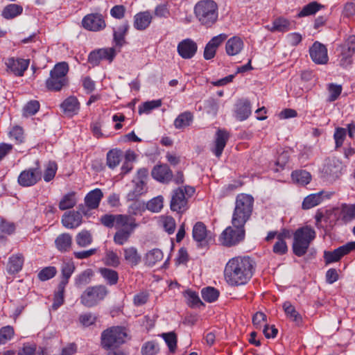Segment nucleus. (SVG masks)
<instances>
[{
    "mask_svg": "<svg viewBox=\"0 0 355 355\" xmlns=\"http://www.w3.org/2000/svg\"><path fill=\"white\" fill-rule=\"evenodd\" d=\"M138 227L139 223L136 222L135 218L129 216L123 225L116 228L117 231L114 235V243L119 245H124L128 241L130 236Z\"/></svg>",
    "mask_w": 355,
    "mask_h": 355,
    "instance_id": "obj_9",
    "label": "nucleus"
},
{
    "mask_svg": "<svg viewBox=\"0 0 355 355\" xmlns=\"http://www.w3.org/2000/svg\"><path fill=\"white\" fill-rule=\"evenodd\" d=\"M163 252L157 248L148 251L144 257L145 263L149 266H153L163 259Z\"/></svg>",
    "mask_w": 355,
    "mask_h": 355,
    "instance_id": "obj_32",
    "label": "nucleus"
},
{
    "mask_svg": "<svg viewBox=\"0 0 355 355\" xmlns=\"http://www.w3.org/2000/svg\"><path fill=\"white\" fill-rule=\"evenodd\" d=\"M193 240L200 246H205L211 240V236L209 232L207 230V227L202 222H197L193 227L192 232Z\"/></svg>",
    "mask_w": 355,
    "mask_h": 355,
    "instance_id": "obj_15",
    "label": "nucleus"
},
{
    "mask_svg": "<svg viewBox=\"0 0 355 355\" xmlns=\"http://www.w3.org/2000/svg\"><path fill=\"white\" fill-rule=\"evenodd\" d=\"M75 270V266L72 261H64L61 266L62 279L60 283L67 285L69 279Z\"/></svg>",
    "mask_w": 355,
    "mask_h": 355,
    "instance_id": "obj_39",
    "label": "nucleus"
},
{
    "mask_svg": "<svg viewBox=\"0 0 355 355\" xmlns=\"http://www.w3.org/2000/svg\"><path fill=\"white\" fill-rule=\"evenodd\" d=\"M153 178L161 182H167L172 178V171L169 167L166 165L155 166L152 171Z\"/></svg>",
    "mask_w": 355,
    "mask_h": 355,
    "instance_id": "obj_23",
    "label": "nucleus"
},
{
    "mask_svg": "<svg viewBox=\"0 0 355 355\" xmlns=\"http://www.w3.org/2000/svg\"><path fill=\"white\" fill-rule=\"evenodd\" d=\"M40 109V103L37 101L28 102L24 107V115L26 116L34 115Z\"/></svg>",
    "mask_w": 355,
    "mask_h": 355,
    "instance_id": "obj_61",
    "label": "nucleus"
},
{
    "mask_svg": "<svg viewBox=\"0 0 355 355\" xmlns=\"http://www.w3.org/2000/svg\"><path fill=\"white\" fill-rule=\"evenodd\" d=\"M164 206V198L162 196H157L148 200L146 205V209L153 213L159 212Z\"/></svg>",
    "mask_w": 355,
    "mask_h": 355,
    "instance_id": "obj_43",
    "label": "nucleus"
},
{
    "mask_svg": "<svg viewBox=\"0 0 355 355\" xmlns=\"http://www.w3.org/2000/svg\"><path fill=\"white\" fill-rule=\"evenodd\" d=\"M68 64L63 62L56 64L50 71V76L46 80V87L49 91L59 92L67 85Z\"/></svg>",
    "mask_w": 355,
    "mask_h": 355,
    "instance_id": "obj_5",
    "label": "nucleus"
},
{
    "mask_svg": "<svg viewBox=\"0 0 355 355\" xmlns=\"http://www.w3.org/2000/svg\"><path fill=\"white\" fill-rule=\"evenodd\" d=\"M255 262L248 256H238L230 259L225 264L224 277L231 286L246 284L252 277Z\"/></svg>",
    "mask_w": 355,
    "mask_h": 355,
    "instance_id": "obj_1",
    "label": "nucleus"
},
{
    "mask_svg": "<svg viewBox=\"0 0 355 355\" xmlns=\"http://www.w3.org/2000/svg\"><path fill=\"white\" fill-rule=\"evenodd\" d=\"M122 158V152L120 150L113 149L107 154V165L113 169L120 163Z\"/></svg>",
    "mask_w": 355,
    "mask_h": 355,
    "instance_id": "obj_36",
    "label": "nucleus"
},
{
    "mask_svg": "<svg viewBox=\"0 0 355 355\" xmlns=\"http://www.w3.org/2000/svg\"><path fill=\"white\" fill-rule=\"evenodd\" d=\"M315 236L316 232L311 226L306 225L297 229L293 233V253L297 257L304 255Z\"/></svg>",
    "mask_w": 355,
    "mask_h": 355,
    "instance_id": "obj_3",
    "label": "nucleus"
},
{
    "mask_svg": "<svg viewBox=\"0 0 355 355\" xmlns=\"http://www.w3.org/2000/svg\"><path fill=\"white\" fill-rule=\"evenodd\" d=\"M193 116L191 112L186 111L180 114L174 121L173 125L176 129H182L191 125Z\"/></svg>",
    "mask_w": 355,
    "mask_h": 355,
    "instance_id": "obj_31",
    "label": "nucleus"
},
{
    "mask_svg": "<svg viewBox=\"0 0 355 355\" xmlns=\"http://www.w3.org/2000/svg\"><path fill=\"white\" fill-rule=\"evenodd\" d=\"M244 48V42L241 37L233 36L229 38L225 44V52L229 56L239 55Z\"/></svg>",
    "mask_w": 355,
    "mask_h": 355,
    "instance_id": "obj_20",
    "label": "nucleus"
},
{
    "mask_svg": "<svg viewBox=\"0 0 355 355\" xmlns=\"http://www.w3.org/2000/svg\"><path fill=\"white\" fill-rule=\"evenodd\" d=\"M159 351L158 345L153 342L149 341L146 343L141 349L143 355H155Z\"/></svg>",
    "mask_w": 355,
    "mask_h": 355,
    "instance_id": "obj_60",
    "label": "nucleus"
},
{
    "mask_svg": "<svg viewBox=\"0 0 355 355\" xmlns=\"http://www.w3.org/2000/svg\"><path fill=\"white\" fill-rule=\"evenodd\" d=\"M96 319V315L90 312L80 314L78 318L81 325L85 327H88L94 324Z\"/></svg>",
    "mask_w": 355,
    "mask_h": 355,
    "instance_id": "obj_54",
    "label": "nucleus"
},
{
    "mask_svg": "<svg viewBox=\"0 0 355 355\" xmlns=\"http://www.w3.org/2000/svg\"><path fill=\"white\" fill-rule=\"evenodd\" d=\"M24 258L21 254H16L12 255L7 263V270L10 274L19 272L24 264Z\"/></svg>",
    "mask_w": 355,
    "mask_h": 355,
    "instance_id": "obj_28",
    "label": "nucleus"
},
{
    "mask_svg": "<svg viewBox=\"0 0 355 355\" xmlns=\"http://www.w3.org/2000/svg\"><path fill=\"white\" fill-rule=\"evenodd\" d=\"M129 216L125 214H105L101 217L100 220L107 227L116 228L123 225Z\"/></svg>",
    "mask_w": 355,
    "mask_h": 355,
    "instance_id": "obj_19",
    "label": "nucleus"
},
{
    "mask_svg": "<svg viewBox=\"0 0 355 355\" xmlns=\"http://www.w3.org/2000/svg\"><path fill=\"white\" fill-rule=\"evenodd\" d=\"M283 309L286 316L295 322L297 324H300L302 322V316L296 311L295 308L289 302H285L283 304Z\"/></svg>",
    "mask_w": 355,
    "mask_h": 355,
    "instance_id": "obj_33",
    "label": "nucleus"
},
{
    "mask_svg": "<svg viewBox=\"0 0 355 355\" xmlns=\"http://www.w3.org/2000/svg\"><path fill=\"white\" fill-rule=\"evenodd\" d=\"M309 54L312 60L316 64H324L328 61L327 49L319 42H315L310 47Z\"/></svg>",
    "mask_w": 355,
    "mask_h": 355,
    "instance_id": "obj_16",
    "label": "nucleus"
},
{
    "mask_svg": "<svg viewBox=\"0 0 355 355\" xmlns=\"http://www.w3.org/2000/svg\"><path fill=\"white\" fill-rule=\"evenodd\" d=\"M128 335L124 328L112 327L101 334V345L104 349L116 348L125 342Z\"/></svg>",
    "mask_w": 355,
    "mask_h": 355,
    "instance_id": "obj_6",
    "label": "nucleus"
},
{
    "mask_svg": "<svg viewBox=\"0 0 355 355\" xmlns=\"http://www.w3.org/2000/svg\"><path fill=\"white\" fill-rule=\"evenodd\" d=\"M252 110L250 103L248 99H241L236 105V118L242 121L247 119L251 114Z\"/></svg>",
    "mask_w": 355,
    "mask_h": 355,
    "instance_id": "obj_24",
    "label": "nucleus"
},
{
    "mask_svg": "<svg viewBox=\"0 0 355 355\" xmlns=\"http://www.w3.org/2000/svg\"><path fill=\"white\" fill-rule=\"evenodd\" d=\"M328 92L329 94L328 98L329 101H334L340 95L342 92V87L339 85L331 83L328 87Z\"/></svg>",
    "mask_w": 355,
    "mask_h": 355,
    "instance_id": "obj_62",
    "label": "nucleus"
},
{
    "mask_svg": "<svg viewBox=\"0 0 355 355\" xmlns=\"http://www.w3.org/2000/svg\"><path fill=\"white\" fill-rule=\"evenodd\" d=\"M83 26L87 30L98 31L105 26L103 17L100 14H90L86 15L82 21Z\"/></svg>",
    "mask_w": 355,
    "mask_h": 355,
    "instance_id": "obj_17",
    "label": "nucleus"
},
{
    "mask_svg": "<svg viewBox=\"0 0 355 355\" xmlns=\"http://www.w3.org/2000/svg\"><path fill=\"white\" fill-rule=\"evenodd\" d=\"M14 335V329L10 326H6L0 329V344L3 345L10 340Z\"/></svg>",
    "mask_w": 355,
    "mask_h": 355,
    "instance_id": "obj_58",
    "label": "nucleus"
},
{
    "mask_svg": "<svg viewBox=\"0 0 355 355\" xmlns=\"http://www.w3.org/2000/svg\"><path fill=\"white\" fill-rule=\"evenodd\" d=\"M170 206L172 211L178 213H183L188 209L187 198L182 188H179L173 191Z\"/></svg>",
    "mask_w": 355,
    "mask_h": 355,
    "instance_id": "obj_13",
    "label": "nucleus"
},
{
    "mask_svg": "<svg viewBox=\"0 0 355 355\" xmlns=\"http://www.w3.org/2000/svg\"><path fill=\"white\" fill-rule=\"evenodd\" d=\"M107 293L104 286L88 287L80 296V303L88 308L95 306L105 297Z\"/></svg>",
    "mask_w": 355,
    "mask_h": 355,
    "instance_id": "obj_7",
    "label": "nucleus"
},
{
    "mask_svg": "<svg viewBox=\"0 0 355 355\" xmlns=\"http://www.w3.org/2000/svg\"><path fill=\"white\" fill-rule=\"evenodd\" d=\"M133 182L135 183L134 189L127 194V199L129 201H134L145 191L144 187L146 182L144 181L133 180Z\"/></svg>",
    "mask_w": 355,
    "mask_h": 355,
    "instance_id": "obj_42",
    "label": "nucleus"
},
{
    "mask_svg": "<svg viewBox=\"0 0 355 355\" xmlns=\"http://www.w3.org/2000/svg\"><path fill=\"white\" fill-rule=\"evenodd\" d=\"M77 202L75 192H69L65 194L59 203V209L60 210H66L73 208Z\"/></svg>",
    "mask_w": 355,
    "mask_h": 355,
    "instance_id": "obj_35",
    "label": "nucleus"
},
{
    "mask_svg": "<svg viewBox=\"0 0 355 355\" xmlns=\"http://www.w3.org/2000/svg\"><path fill=\"white\" fill-rule=\"evenodd\" d=\"M253 205L254 198L252 196L245 193L239 194L236 198L232 224L245 225L252 215Z\"/></svg>",
    "mask_w": 355,
    "mask_h": 355,
    "instance_id": "obj_2",
    "label": "nucleus"
},
{
    "mask_svg": "<svg viewBox=\"0 0 355 355\" xmlns=\"http://www.w3.org/2000/svg\"><path fill=\"white\" fill-rule=\"evenodd\" d=\"M152 15L149 11L141 12L135 15L134 27L139 31L146 29L151 23Z\"/></svg>",
    "mask_w": 355,
    "mask_h": 355,
    "instance_id": "obj_25",
    "label": "nucleus"
},
{
    "mask_svg": "<svg viewBox=\"0 0 355 355\" xmlns=\"http://www.w3.org/2000/svg\"><path fill=\"white\" fill-rule=\"evenodd\" d=\"M244 226L232 224V227H227L220 235L221 243L226 246H232L239 243L245 237Z\"/></svg>",
    "mask_w": 355,
    "mask_h": 355,
    "instance_id": "obj_8",
    "label": "nucleus"
},
{
    "mask_svg": "<svg viewBox=\"0 0 355 355\" xmlns=\"http://www.w3.org/2000/svg\"><path fill=\"white\" fill-rule=\"evenodd\" d=\"M61 222L67 229H76L82 223V215L79 211H69L63 214Z\"/></svg>",
    "mask_w": 355,
    "mask_h": 355,
    "instance_id": "obj_18",
    "label": "nucleus"
},
{
    "mask_svg": "<svg viewBox=\"0 0 355 355\" xmlns=\"http://www.w3.org/2000/svg\"><path fill=\"white\" fill-rule=\"evenodd\" d=\"M146 207L144 206V203L140 201H135V200L130 205L128 208V214L127 216H130L133 217L134 216L141 215L142 213L145 211Z\"/></svg>",
    "mask_w": 355,
    "mask_h": 355,
    "instance_id": "obj_51",
    "label": "nucleus"
},
{
    "mask_svg": "<svg viewBox=\"0 0 355 355\" xmlns=\"http://www.w3.org/2000/svg\"><path fill=\"white\" fill-rule=\"evenodd\" d=\"M201 295L205 302L211 303L218 299L219 291L214 287L208 286L202 289Z\"/></svg>",
    "mask_w": 355,
    "mask_h": 355,
    "instance_id": "obj_45",
    "label": "nucleus"
},
{
    "mask_svg": "<svg viewBox=\"0 0 355 355\" xmlns=\"http://www.w3.org/2000/svg\"><path fill=\"white\" fill-rule=\"evenodd\" d=\"M341 49L354 54L355 52V35L349 36L341 46Z\"/></svg>",
    "mask_w": 355,
    "mask_h": 355,
    "instance_id": "obj_64",
    "label": "nucleus"
},
{
    "mask_svg": "<svg viewBox=\"0 0 355 355\" xmlns=\"http://www.w3.org/2000/svg\"><path fill=\"white\" fill-rule=\"evenodd\" d=\"M347 254L344 245L334 251H325L324 259L326 263H331L339 261L343 256Z\"/></svg>",
    "mask_w": 355,
    "mask_h": 355,
    "instance_id": "obj_30",
    "label": "nucleus"
},
{
    "mask_svg": "<svg viewBox=\"0 0 355 355\" xmlns=\"http://www.w3.org/2000/svg\"><path fill=\"white\" fill-rule=\"evenodd\" d=\"M127 23L123 24L114 31V41L116 46L121 47L125 42V35L128 30Z\"/></svg>",
    "mask_w": 355,
    "mask_h": 355,
    "instance_id": "obj_34",
    "label": "nucleus"
},
{
    "mask_svg": "<svg viewBox=\"0 0 355 355\" xmlns=\"http://www.w3.org/2000/svg\"><path fill=\"white\" fill-rule=\"evenodd\" d=\"M116 54L114 48L99 49L92 51L89 54L88 60L93 65H98L102 60H106L109 62H112Z\"/></svg>",
    "mask_w": 355,
    "mask_h": 355,
    "instance_id": "obj_12",
    "label": "nucleus"
},
{
    "mask_svg": "<svg viewBox=\"0 0 355 355\" xmlns=\"http://www.w3.org/2000/svg\"><path fill=\"white\" fill-rule=\"evenodd\" d=\"M58 171V165L54 161H49L44 166V171L43 178L46 182H49L51 181L55 176L56 172Z\"/></svg>",
    "mask_w": 355,
    "mask_h": 355,
    "instance_id": "obj_44",
    "label": "nucleus"
},
{
    "mask_svg": "<svg viewBox=\"0 0 355 355\" xmlns=\"http://www.w3.org/2000/svg\"><path fill=\"white\" fill-rule=\"evenodd\" d=\"M289 21L283 18H279L273 21L271 31L285 32L289 30Z\"/></svg>",
    "mask_w": 355,
    "mask_h": 355,
    "instance_id": "obj_55",
    "label": "nucleus"
},
{
    "mask_svg": "<svg viewBox=\"0 0 355 355\" xmlns=\"http://www.w3.org/2000/svg\"><path fill=\"white\" fill-rule=\"evenodd\" d=\"M344 166L339 160H333L327 166V173L334 178H337L342 174Z\"/></svg>",
    "mask_w": 355,
    "mask_h": 355,
    "instance_id": "obj_48",
    "label": "nucleus"
},
{
    "mask_svg": "<svg viewBox=\"0 0 355 355\" xmlns=\"http://www.w3.org/2000/svg\"><path fill=\"white\" fill-rule=\"evenodd\" d=\"M57 273V270L54 266H48L42 269L38 273V278L41 281H46L49 280L53 277Z\"/></svg>",
    "mask_w": 355,
    "mask_h": 355,
    "instance_id": "obj_57",
    "label": "nucleus"
},
{
    "mask_svg": "<svg viewBox=\"0 0 355 355\" xmlns=\"http://www.w3.org/2000/svg\"><path fill=\"white\" fill-rule=\"evenodd\" d=\"M93 241L92 234L86 230L78 232L76 236V242L80 248H86Z\"/></svg>",
    "mask_w": 355,
    "mask_h": 355,
    "instance_id": "obj_40",
    "label": "nucleus"
},
{
    "mask_svg": "<svg viewBox=\"0 0 355 355\" xmlns=\"http://www.w3.org/2000/svg\"><path fill=\"white\" fill-rule=\"evenodd\" d=\"M64 283H59L57 291L55 293L53 303L52 307L54 309H57L64 303V293L66 287V284Z\"/></svg>",
    "mask_w": 355,
    "mask_h": 355,
    "instance_id": "obj_46",
    "label": "nucleus"
},
{
    "mask_svg": "<svg viewBox=\"0 0 355 355\" xmlns=\"http://www.w3.org/2000/svg\"><path fill=\"white\" fill-rule=\"evenodd\" d=\"M104 261L107 266L114 268L118 267L120 264L119 256L113 251H109L106 253Z\"/></svg>",
    "mask_w": 355,
    "mask_h": 355,
    "instance_id": "obj_59",
    "label": "nucleus"
},
{
    "mask_svg": "<svg viewBox=\"0 0 355 355\" xmlns=\"http://www.w3.org/2000/svg\"><path fill=\"white\" fill-rule=\"evenodd\" d=\"M5 64L8 72L16 76H22L28 67L29 60L11 57L6 60Z\"/></svg>",
    "mask_w": 355,
    "mask_h": 355,
    "instance_id": "obj_11",
    "label": "nucleus"
},
{
    "mask_svg": "<svg viewBox=\"0 0 355 355\" xmlns=\"http://www.w3.org/2000/svg\"><path fill=\"white\" fill-rule=\"evenodd\" d=\"M346 134L347 130L343 128H338L336 129L334 137L336 142V149L341 147V146L343 145Z\"/></svg>",
    "mask_w": 355,
    "mask_h": 355,
    "instance_id": "obj_63",
    "label": "nucleus"
},
{
    "mask_svg": "<svg viewBox=\"0 0 355 355\" xmlns=\"http://www.w3.org/2000/svg\"><path fill=\"white\" fill-rule=\"evenodd\" d=\"M194 13L202 25L210 27L218 19V6L212 0H202L196 4Z\"/></svg>",
    "mask_w": 355,
    "mask_h": 355,
    "instance_id": "obj_4",
    "label": "nucleus"
},
{
    "mask_svg": "<svg viewBox=\"0 0 355 355\" xmlns=\"http://www.w3.org/2000/svg\"><path fill=\"white\" fill-rule=\"evenodd\" d=\"M23 8L17 4H9L4 8L2 11V16L6 19H10L16 17L21 14Z\"/></svg>",
    "mask_w": 355,
    "mask_h": 355,
    "instance_id": "obj_37",
    "label": "nucleus"
},
{
    "mask_svg": "<svg viewBox=\"0 0 355 355\" xmlns=\"http://www.w3.org/2000/svg\"><path fill=\"white\" fill-rule=\"evenodd\" d=\"M103 197V193L100 189H95L89 191L85 198V205L89 209L98 207L100 202Z\"/></svg>",
    "mask_w": 355,
    "mask_h": 355,
    "instance_id": "obj_26",
    "label": "nucleus"
},
{
    "mask_svg": "<svg viewBox=\"0 0 355 355\" xmlns=\"http://www.w3.org/2000/svg\"><path fill=\"white\" fill-rule=\"evenodd\" d=\"M42 179V171L38 162L36 166L22 171L18 176L19 184L24 187H32Z\"/></svg>",
    "mask_w": 355,
    "mask_h": 355,
    "instance_id": "obj_10",
    "label": "nucleus"
},
{
    "mask_svg": "<svg viewBox=\"0 0 355 355\" xmlns=\"http://www.w3.org/2000/svg\"><path fill=\"white\" fill-rule=\"evenodd\" d=\"M123 251L125 261L131 267H135L141 262V257L135 247L125 248Z\"/></svg>",
    "mask_w": 355,
    "mask_h": 355,
    "instance_id": "obj_27",
    "label": "nucleus"
},
{
    "mask_svg": "<svg viewBox=\"0 0 355 355\" xmlns=\"http://www.w3.org/2000/svg\"><path fill=\"white\" fill-rule=\"evenodd\" d=\"M322 7L316 1H313L304 6L301 11L297 14L299 17H306L315 14Z\"/></svg>",
    "mask_w": 355,
    "mask_h": 355,
    "instance_id": "obj_47",
    "label": "nucleus"
},
{
    "mask_svg": "<svg viewBox=\"0 0 355 355\" xmlns=\"http://www.w3.org/2000/svg\"><path fill=\"white\" fill-rule=\"evenodd\" d=\"M55 245L58 251L68 252L72 245V236L69 233H62L55 239Z\"/></svg>",
    "mask_w": 355,
    "mask_h": 355,
    "instance_id": "obj_29",
    "label": "nucleus"
},
{
    "mask_svg": "<svg viewBox=\"0 0 355 355\" xmlns=\"http://www.w3.org/2000/svg\"><path fill=\"white\" fill-rule=\"evenodd\" d=\"M161 105V100H153L151 101L145 102L142 105H139V113L140 114L143 113L148 114L153 109L160 107Z\"/></svg>",
    "mask_w": 355,
    "mask_h": 355,
    "instance_id": "obj_53",
    "label": "nucleus"
},
{
    "mask_svg": "<svg viewBox=\"0 0 355 355\" xmlns=\"http://www.w3.org/2000/svg\"><path fill=\"white\" fill-rule=\"evenodd\" d=\"M162 336L166 343L169 351L174 352L177 347V337L175 334L173 332L165 333L163 334Z\"/></svg>",
    "mask_w": 355,
    "mask_h": 355,
    "instance_id": "obj_56",
    "label": "nucleus"
},
{
    "mask_svg": "<svg viewBox=\"0 0 355 355\" xmlns=\"http://www.w3.org/2000/svg\"><path fill=\"white\" fill-rule=\"evenodd\" d=\"M99 272L101 275L103 276V277L110 284V285H114L117 283L119 276L116 271L103 268L99 270Z\"/></svg>",
    "mask_w": 355,
    "mask_h": 355,
    "instance_id": "obj_49",
    "label": "nucleus"
},
{
    "mask_svg": "<svg viewBox=\"0 0 355 355\" xmlns=\"http://www.w3.org/2000/svg\"><path fill=\"white\" fill-rule=\"evenodd\" d=\"M63 112L68 116H73L80 110V103L76 96H70L67 98L60 105Z\"/></svg>",
    "mask_w": 355,
    "mask_h": 355,
    "instance_id": "obj_22",
    "label": "nucleus"
},
{
    "mask_svg": "<svg viewBox=\"0 0 355 355\" xmlns=\"http://www.w3.org/2000/svg\"><path fill=\"white\" fill-rule=\"evenodd\" d=\"M322 200V193L320 192L312 193L306 196L302 202V208L309 209L319 205Z\"/></svg>",
    "mask_w": 355,
    "mask_h": 355,
    "instance_id": "obj_38",
    "label": "nucleus"
},
{
    "mask_svg": "<svg viewBox=\"0 0 355 355\" xmlns=\"http://www.w3.org/2000/svg\"><path fill=\"white\" fill-rule=\"evenodd\" d=\"M197 50V44L189 38L182 40L177 46L179 55L186 60L192 58L196 55Z\"/></svg>",
    "mask_w": 355,
    "mask_h": 355,
    "instance_id": "obj_14",
    "label": "nucleus"
},
{
    "mask_svg": "<svg viewBox=\"0 0 355 355\" xmlns=\"http://www.w3.org/2000/svg\"><path fill=\"white\" fill-rule=\"evenodd\" d=\"M292 180L301 185H305L310 182L311 180V174L304 170L295 171L291 174Z\"/></svg>",
    "mask_w": 355,
    "mask_h": 355,
    "instance_id": "obj_41",
    "label": "nucleus"
},
{
    "mask_svg": "<svg viewBox=\"0 0 355 355\" xmlns=\"http://www.w3.org/2000/svg\"><path fill=\"white\" fill-rule=\"evenodd\" d=\"M228 139L229 134L227 131L225 130H217L214 141V148L212 149V152L217 157H220L222 155Z\"/></svg>",
    "mask_w": 355,
    "mask_h": 355,
    "instance_id": "obj_21",
    "label": "nucleus"
},
{
    "mask_svg": "<svg viewBox=\"0 0 355 355\" xmlns=\"http://www.w3.org/2000/svg\"><path fill=\"white\" fill-rule=\"evenodd\" d=\"M93 275L92 270L87 269L84 270L75 278V284L77 286L86 285L89 283L91 277Z\"/></svg>",
    "mask_w": 355,
    "mask_h": 355,
    "instance_id": "obj_52",
    "label": "nucleus"
},
{
    "mask_svg": "<svg viewBox=\"0 0 355 355\" xmlns=\"http://www.w3.org/2000/svg\"><path fill=\"white\" fill-rule=\"evenodd\" d=\"M340 217L345 223L349 222L355 218V205H343L340 212Z\"/></svg>",
    "mask_w": 355,
    "mask_h": 355,
    "instance_id": "obj_50",
    "label": "nucleus"
}]
</instances>
